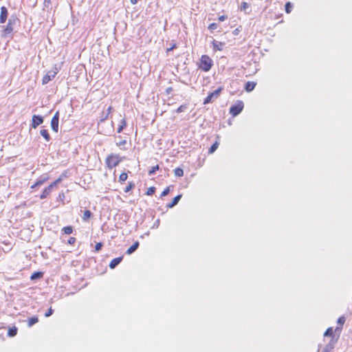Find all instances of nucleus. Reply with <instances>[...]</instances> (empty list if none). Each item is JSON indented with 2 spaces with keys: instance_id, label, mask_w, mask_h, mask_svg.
Instances as JSON below:
<instances>
[{
  "instance_id": "f257e3e1",
  "label": "nucleus",
  "mask_w": 352,
  "mask_h": 352,
  "mask_svg": "<svg viewBox=\"0 0 352 352\" xmlns=\"http://www.w3.org/2000/svg\"><path fill=\"white\" fill-rule=\"evenodd\" d=\"M16 18L12 16L9 19L6 26H2V31L1 36L3 38L11 39L12 38V33L13 32V25L15 23Z\"/></svg>"
},
{
  "instance_id": "f03ea898",
  "label": "nucleus",
  "mask_w": 352,
  "mask_h": 352,
  "mask_svg": "<svg viewBox=\"0 0 352 352\" xmlns=\"http://www.w3.org/2000/svg\"><path fill=\"white\" fill-rule=\"evenodd\" d=\"M213 65L212 60L208 55H202L199 68L204 72H208Z\"/></svg>"
},
{
  "instance_id": "7ed1b4c3",
  "label": "nucleus",
  "mask_w": 352,
  "mask_h": 352,
  "mask_svg": "<svg viewBox=\"0 0 352 352\" xmlns=\"http://www.w3.org/2000/svg\"><path fill=\"white\" fill-rule=\"evenodd\" d=\"M122 161V158L118 155H110L106 159V164L109 168L117 166Z\"/></svg>"
},
{
  "instance_id": "20e7f679",
  "label": "nucleus",
  "mask_w": 352,
  "mask_h": 352,
  "mask_svg": "<svg viewBox=\"0 0 352 352\" xmlns=\"http://www.w3.org/2000/svg\"><path fill=\"white\" fill-rule=\"evenodd\" d=\"M62 181V176L56 179L50 185L46 187L40 195V199H45L52 191L53 188L58 185Z\"/></svg>"
},
{
  "instance_id": "39448f33",
  "label": "nucleus",
  "mask_w": 352,
  "mask_h": 352,
  "mask_svg": "<svg viewBox=\"0 0 352 352\" xmlns=\"http://www.w3.org/2000/svg\"><path fill=\"white\" fill-rule=\"evenodd\" d=\"M244 104L241 100H238L236 104L231 106L230 108V113L235 117L238 116L243 109Z\"/></svg>"
},
{
  "instance_id": "423d86ee",
  "label": "nucleus",
  "mask_w": 352,
  "mask_h": 352,
  "mask_svg": "<svg viewBox=\"0 0 352 352\" xmlns=\"http://www.w3.org/2000/svg\"><path fill=\"white\" fill-rule=\"evenodd\" d=\"M223 90L222 87H219L214 91L210 93L208 96L204 99V104H207L208 103H210L213 100L218 98V97L220 96V94L221 93Z\"/></svg>"
},
{
  "instance_id": "0eeeda50",
  "label": "nucleus",
  "mask_w": 352,
  "mask_h": 352,
  "mask_svg": "<svg viewBox=\"0 0 352 352\" xmlns=\"http://www.w3.org/2000/svg\"><path fill=\"white\" fill-rule=\"evenodd\" d=\"M58 122H59V112L56 111L51 120L52 129L57 133L58 131Z\"/></svg>"
},
{
  "instance_id": "6e6552de",
  "label": "nucleus",
  "mask_w": 352,
  "mask_h": 352,
  "mask_svg": "<svg viewBox=\"0 0 352 352\" xmlns=\"http://www.w3.org/2000/svg\"><path fill=\"white\" fill-rule=\"evenodd\" d=\"M43 118L39 115H34L32 118L31 127L36 129L40 124H43Z\"/></svg>"
},
{
  "instance_id": "1a4fd4ad",
  "label": "nucleus",
  "mask_w": 352,
  "mask_h": 352,
  "mask_svg": "<svg viewBox=\"0 0 352 352\" xmlns=\"http://www.w3.org/2000/svg\"><path fill=\"white\" fill-rule=\"evenodd\" d=\"M49 176L47 174H43L41 175L36 180L34 184L31 186V188H34L36 187L40 186L43 185L45 182L49 179Z\"/></svg>"
},
{
  "instance_id": "9d476101",
  "label": "nucleus",
  "mask_w": 352,
  "mask_h": 352,
  "mask_svg": "<svg viewBox=\"0 0 352 352\" xmlns=\"http://www.w3.org/2000/svg\"><path fill=\"white\" fill-rule=\"evenodd\" d=\"M57 72L56 71H49L43 78L42 79V83L43 85H45L48 83L52 78L55 77L56 75Z\"/></svg>"
},
{
  "instance_id": "9b49d317",
  "label": "nucleus",
  "mask_w": 352,
  "mask_h": 352,
  "mask_svg": "<svg viewBox=\"0 0 352 352\" xmlns=\"http://www.w3.org/2000/svg\"><path fill=\"white\" fill-rule=\"evenodd\" d=\"M8 9L5 6H2L1 8V13H0V23H4L8 18Z\"/></svg>"
},
{
  "instance_id": "f8f14e48",
  "label": "nucleus",
  "mask_w": 352,
  "mask_h": 352,
  "mask_svg": "<svg viewBox=\"0 0 352 352\" xmlns=\"http://www.w3.org/2000/svg\"><path fill=\"white\" fill-rule=\"evenodd\" d=\"M345 320H346V318L344 316H342L338 318V319L337 320V323H338V326L336 327V328L335 329L336 333H340L341 332V331L342 329V326L344 324Z\"/></svg>"
},
{
  "instance_id": "ddd939ff",
  "label": "nucleus",
  "mask_w": 352,
  "mask_h": 352,
  "mask_svg": "<svg viewBox=\"0 0 352 352\" xmlns=\"http://www.w3.org/2000/svg\"><path fill=\"white\" fill-rule=\"evenodd\" d=\"M122 258H123V256H120V257H117V258H115L113 260H111V261L109 263V267L111 269L116 268L121 263V261H122Z\"/></svg>"
},
{
  "instance_id": "4468645a",
  "label": "nucleus",
  "mask_w": 352,
  "mask_h": 352,
  "mask_svg": "<svg viewBox=\"0 0 352 352\" xmlns=\"http://www.w3.org/2000/svg\"><path fill=\"white\" fill-rule=\"evenodd\" d=\"M182 197V195H177L176 197H175L173 198V201H172L170 203H169V204H167L166 207H167L168 208H173L175 206H176V205L178 204V202H179V200L181 199Z\"/></svg>"
},
{
  "instance_id": "2eb2a0df",
  "label": "nucleus",
  "mask_w": 352,
  "mask_h": 352,
  "mask_svg": "<svg viewBox=\"0 0 352 352\" xmlns=\"http://www.w3.org/2000/svg\"><path fill=\"white\" fill-rule=\"evenodd\" d=\"M139 245H140L139 242L135 241L131 247H129L128 248V250H126V254H131L132 253H133L134 252L136 251V250L138 248Z\"/></svg>"
},
{
  "instance_id": "dca6fc26",
  "label": "nucleus",
  "mask_w": 352,
  "mask_h": 352,
  "mask_svg": "<svg viewBox=\"0 0 352 352\" xmlns=\"http://www.w3.org/2000/svg\"><path fill=\"white\" fill-rule=\"evenodd\" d=\"M256 82L248 81L245 85V89L248 92H250L255 88Z\"/></svg>"
},
{
  "instance_id": "f3484780",
  "label": "nucleus",
  "mask_w": 352,
  "mask_h": 352,
  "mask_svg": "<svg viewBox=\"0 0 352 352\" xmlns=\"http://www.w3.org/2000/svg\"><path fill=\"white\" fill-rule=\"evenodd\" d=\"M212 45H213V48L214 50L221 51V50H222L224 43L219 42V41H213Z\"/></svg>"
},
{
  "instance_id": "a211bd4d",
  "label": "nucleus",
  "mask_w": 352,
  "mask_h": 352,
  "mask_svg": "<svg viewBox=\"0 0 352 352\" xmlns=\"http://www.w3.org/2000/svg\"><path fill=\"white\" fill-rule=\"evenodd\" d=\"M40 134L41 136L43 137V138L47 141L49 142L51 140V137L48 133V131L47 129H41L40 131Z\"/></svg>"
},
{
  "instance_id": "6ab92c4d",
  "label": "nucleus",
  "mask_w": 352,
  "mask_h": 352,
  "mask_svg": "<svg viewBox=\"0 0 352 352\" xmlns=\"http://www.w3.org/2000/svg\"><path fill=\"white\" fill-rule=\"evenodd\" d=\"M43 276V273L42 272H35L31 275L30 279L32 280H38V279H40L41 278H42Z\"/></svg>"
},
{
  "instance_id": "aec40b11",
  "label": "nucleus",
  "mask_w": 352,
  "mask_h": 352,
  "mask_svg": "<svg viewBox=\"0 0 352 352\" xmlns=\"http://www.w3.org/2000/svg\"><path fill=\"white\" fill-rule=\"evenodd\" d=\"M334 348V344L333 342V339L325 346L322 352H331L332 349Z\"/></svg>"
},
{
  "instance_id": "412c9836",
  "label": "nucleus",
  "mask_w": 352,
  "mask_h": 352,
  "mask_svg": "<svg viewBox=\"0 0 352 352\" xmlns=\"http://www.w3.org/2000/svg\"><path fill=\"white\" fill-rule=\"evenodd\" d=\"M38 321V318L37 316H32L31 318H28V327H32L33 326L34 324L37 323Z\"/></svg>"
},
{
  "instance_id": "4be33fe9",
  "label": "nucleus",
  "mask_w": 352,
  "mask_h": 352,
  "mask_svg": "<svg viewBox=\"0 0 352 352\" xmlns=\"http://www.w3.org/2000/svg\"><path fill=\"white\" fill-rule=\"evenodd\" d=\"M92 213L90 210H86L84 211L82 219L85 221H87L89 220V219L91 217Z\"/></svg>"
},
{
  "instance_id": "5701e85b",
  "label": "nucleus",
  "mask_w": 352,
  "mask_h": 352,
  "mask_svg": "<svg viewBox=\"0 0 352 352\" xmlns=\"http://www.w3.org/2000/svg\"><path fill=\"white\" fill-rule=\"evenodd\" d=\"M62 231L64 234H70L73 232V227L71 226H65L62 229Z\"/></svg>"
},
{
  "instance_id": "b1692460",
  "label": "nucleus",
  "mask_w": 352,
  "mask_h": 352,
  "mask_svg": "<svg viewBox=\"0 0 352 352\" xmlns=\"http://www.w3.org/2000/svg\"><path fill=\"white\" fill-rule=\"evenodd\" d=\"M16 333H17V328L16 327H14L10 328L8 329V335L10 337H13V336H16Z\"/></svg>"
},
{
  "instance_id": "393cba45",
  "label": "nucleus",
  "mask_w": 352,
  "mask_h": 352,
  "mask_svg": "<svg viewBox=\"0 0 352 352\" xmlns=\"http://www.w3.org/2000/svg\"><path fill=\"white\" fill-rule=\"evenodd\" d=\"M126 126V122L124 119H122L120 121V124L119 127L118 128V133H121L124 128Z\"/></svg>"
},
{
  "instance_id": "a878e982",
  "label": "nucleus",
  "mask_w": 352,
  "mask_h": 352,
  "mask_svg": "<svg viewBox=\"0 0 352 352\" xmlns=\"http://www.w3.org/2000/svg\"><path fill=\"white\" fill-rule=\"evenodd\" d=\"M175 175L176 177H182L184 175V170L181 168H176L174 170Z\"/></svg>"
},
{
  "instance_id": "bb28decb",
  "label": "nucleus",
  "mask_w": 352,
  "mask_h": 352,
  "mask_svg": "<svg viewBox=\"0 0 352 352\" xmlns=\"http://www.w3.org/2000/svg\"><path fill=\"white\" fill-rule=\"evenodd\" d=\"M51 0H44L43 2V10H51Z\"/></svg>"
},
{
  "instance_id": "cd10ccee",
  "label": "nucleus",
  "mask_w": 352,
  "mask_h": 352,
  "mask_svg": "<svg viewBox=\"0 0 352 352\" xmlns=\"http://www.w3.org/2000/svg\"><path fill=\"white\" fill-rule=\"evenodd\" d=\"M218 146H219V142H215L209 148L208 153H213L217 149Z\"/></svg>"
},
{
  "instance_id": "c85d7f7f",
  "label": "nucleus",
  "mask_w": 352,
  "mask_h": 352,
  "mask_svg": "<svg viewBox=\"0 0 352 352\" xmlns=\"http://www.w3.org/2000/svg\"><path fill=\"white\" fill-rule=\"evenodd\" d=\"M333 329L332 327H329L324 332V337H327V336H331V337H333Z\"/></svg>"
},
{
  "instance_id": "c756f323",
  "label": "nucleus",
  "mask_w": 352,
  "mask_h": 352,
  "mask_svg": "<svg viewBox=\"0 0 352 352\" xmlns=\"http://www.w3.org/2000/svg\"><path fill=\"white\" fill-rule=\"evenodd\" d=\"M292 8H293V4L291 2H287L285 5V12L287 13H290Z\"/></svg>"
},
{
  "instance_id": "7c9ffc66",
  "label": "nucleus",
  "mask_w": 352,
  "mask_h": 352,
  "mask_svg": "<svg viewBox=\"0 0 352 352\" xmlns=\"http://www.w3.org/2000/svg\"><path fill=\"white\" fill-rule=\"evenodd\" d=\"M160 169L159 165H156L155 166H153L149 170H148V175L150 176L154 175L157 170Z\"/></svg>"
},
{
  "instance_id": "2f4dec72",
  "label": "nucleus",
  "mask_w": 352,
  "mask_h": 352,
  "mask_svg": "<svg viewBox=\"0 0 352 352\" xmlns=\"http://www.w3.org/2000/svg\"><path fill=\"white\" fill-rule=\"evenodd\" d=\"M156 188L154 186H151L148 188V190L146 192V195L151 196L153 195L155 192Z\"/></svg>"
},
{
  "instance_id": "473e14b6",
  "label": "nucleus",
  "mask_w": 352,
  "mask_h": 352,
  "mask_svg": "<svg viewBox=\"0 0 352 352\" xmlns=\"http://www.w3.org/2000/svg\"><path fill=\"white\" fill-rule=\"evenodd\" d=\"M218 28V24L216 23H212L208 25V30L210 32H213L214 30H217Z\"/></svg>"
},
{
  "instance_id": "72a5a7b5",
  "label": "nucleus",
  "mask_w": 352,
  "mask_h": 352,
  "mask_svg": "<svg viewBox=\"0 0 352 352\" xmlns=\"http://www.w3.org/2000/svg\"><path fill=\"white\" fill-rule=\"evenodd\" d=\"M128 178V175L126 173H122L120 175L119 180L121 182H125Z\"/></svg>"
},
{
  "instance_id": "f704fd0d",
  "label": "nucleus",
  "mask_w": 352,
  "mask_h": 352,
  "mask_svg": "<svg viewBox=\"0 0 352 352\" xmlns=\"http://www.w3.org/2000/svg\"><path fill=\"white\" fill-rule=\"evenodd\" d=\"M187 109L186 104H182L180 105L176 110L177 113H182L184 112Z\"/></svg>"
},
{
  "instance_id": "c9c22d12",
  "label": "nucleus",
  "mask_w": 352,
  "mask_h": 352,
  "mask_svg": "<svg viewBox=\"0 0 352 352\" xmlns=\"http://www.w3.org/2000/svg\"><path fill=\"white\" fill-rule=\"evenodd\" d=\"M250 7L249 4L247 2H243L241 5V10H243L246 12L247 9H248Z\"/></svg>"
},
{
  "instance_id": "e433bc0d",
  "label": "nucleus",
  "mask_w": 352,
  "mask_h": 352,
  "mask_svg": "<svg viewBox=\"0 0 352 352\" xmlns=\"http://www.w3.org/2000/svg\"><path fill=\"white\" fill-rule=\"evenodd\" d=\"M135 187V184L132 182H130L129 185L125 188L124 192H129L132 188Z\"/></svg>"
},
{
  "instance_id": "4c0bfd02",
  "label": "nucleus",
  "mask_w": 352,
  "mask_h": 352,
  "mask_svg": "<svg viewBox=\"0 0 352 352\" xmlns=\"http://www.w3.org/2000/svg\"><path fill=\"white\" fill-rule=\"evenodd\" d=\"M170 186H168L167 188H166L162 192L161 194V197H165L166 195H168V193L170 192Z\"/></svg>"
},
{
  "instance_id": "58836bf2",
  "label": "nucleus",
  "mask_w": 352,
  "mask_h": 352,
  "mask_svg": "<svg viewBox=\"0 0 352 352\" xmlns=\"http://www.w3.org/2000/svg\"><path fill=\"white\" fill-rule=\"evenodd\" d=\"M102 246H103L102 243H101V242L97 243L96 244V245H95V250H96V252L100 251V250L102 249Z\"/></svg>"
},
{
  "instance_id": "ea45409f",
  "label": "nucleus",
  "mask_w": 352,
  "mask_h": 352,
  "mask_svg": "<svg viewBox=\"0 0 352 352\" xmlns=\"http://www.w3.org/2000/svg\"><path fill=\"white\" fill-rule=\"evenodd\" d=\"M54 313V309H52V307H50L48 311L45 314V317H50V316H52Z\"/></svg>"
},
{
  "instance_id": "a19ab883",
  "label": "nucleus",
  "mask_w": 352,
  "mask_h": 352,
  "mask_svg": "<svg viewBox=\"0 0 352 352\" xmlns=\"http://www.w3.org/2000/svg\"><path fill=\"white\" fill-rule=\"evenodd\" d=\"M76 242V238L74 237H70L68 240V243L70 245L74 244Z\"/></svg>"
},
{
  "instance_id": "79ce46f5",
  "label": "nucleus",
  "mask_w": 352,
  "mask_h": 352,
  "mask_svg": "<svg viewBox=\"0 0 352 352\" xmlns=\"http://www.w3.org/2000/svg\"><path fill=\"white\" fill-rule=\"evenodd\" d=\"M227 18L228 16L226 15H221L218 18V20L219 21H224Z\"/></svg>"
},
{
  "instance_id": "37998d69",
  "label": "nucleus",
  "mask_w": 352,
  "mask_h": 352,
  "mask_svg": "<svg viewBox=\"0 0 352 352\" xmlns=\"http://www.w3.org/2000/svg\"><path fill=\"white\" fill-rule=\"evenodd\" d=\"M126 142V140H122V141L118 142L117 145L120 146H122V145L125 144Z\"/></svg>"
},
{
  "instance_id": "c03bdc74",
  "label": "nucleus",
  "mask_w": 352,
  "mask_h": 352,
  "mask_svg": "<svg viewBox=\"0 0 352 352\" xmlns=\"http://www.w3.org/2000/svg\"><path fill=\"white\" fill-rule=\"evenodd\" d=\"M173 91V88L172 87H168L166 89V92L167 94H170L171 92Z\"/></svg>"
},
{
  "instance_id": "a18cd8bd",
  "label": "nucleus",
  "mask_w": 352,
  "mask_h": 352,
  "mask_svg": "<svg viewBox=\"0 0 352 352\" xmlns=\"http://www.w3.org/2000/svg\"><path fill=\"white\" fill-rule=\"evenodd\" d=\"M176 47H177L176 45L174 44L172 47H170V48H168L167 51L170 52V51L173 50L174 48H176Z\"/></svg>"
},
{
  "instance_id": "49530a36",
  "label": "nucleus",
  "mask_w": 352,
  "mask_h": 352,
  "mask_svg": "<svg viewBox=\"0 0 352 352\" xmlns=\"http://www.w3.org/2000/svg\"><path fill=\"white\" fill-rule=\"evenodd\" d=\"M159 224H160V219H157V220L154 223L153 227H158V226H159Z\"/></svg>"
},
{
  "instance_id": "de8ad7c7",
  "label": "nucleus",
  "mask_w": 352,
  "mask_h": 352,
  "mask_svg": "<svg viewBox=\"0 0 352 352\" xmlns=\"http://www.w3.org/2000/svg\"><path fill=\"white\" fill-rule=\"evenodd\" d=\"M139 0H130L131 3L133 5L136 4Z\"/></svg>"
},
{
  "instance_id": "09e8293b",
  "label": "nucleus",
  "mask_w": 352,
  "mask_h": 352,
  "mask_svg": "<svg viewBox=\"0 0 352 352\" xmlns=\"http://www.w3.org/2000/svg\"><path fill=\"white\" fill-rule=\"evenodd\" d=\"M103 118H102V121H103V120H104L105 119H107V115L106 116H103Z\"/></svg>"
},
{
  "instance_id": "8fccbe9b",
  "label": "nucleus",
  "mask_w": 352,
  "mask_h": 352,
  "mask_svg": "<svg viewBox=\"0 0 352 352\" xmlns=\"http://www.w3.org/2000/svg\"><path fill=\"white\" fill-rule=\"evenodd\" d=\"M103 118H102V121H103V120H104L105 119H107V115L106 116H103Z\"/></svg>"
},
{
  "instance_id": "3c124183",
  "label": "nucleus",
  "mask_w": 352,
  "mask_h": 352,
  "mask_svg": "<svg viewBox=\"0 0 352 352\" xmlns=\"http://www.w3.org/2000/svg\"><path fill=\"white\" fill-rule=\"evenodd\" d=\"M111 110V107H109L108 108V109H107L108 113H110Z\"/></svg>"
}]
</instances>
